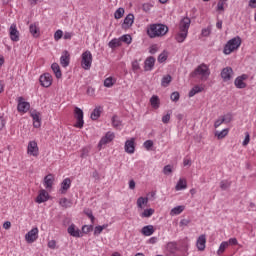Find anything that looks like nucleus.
<instances>
[{"instance_id":"obj_12","label":"nucleus","mask_w":256,"mask_h":256,"mask_svg":"<svg viewBox=\"0 0 256 256\" xmlns=\"http://www.w3.org/2000/svg\"><path fill=\"white\" fill-rule=\"evenodd\" d=\"M39 81L42 87H51V85H53V76L49 73L42 74Z\"/></svg>"},{"instance_id":"obj_53","label":"nucleus","mask_w":256,"mask_h":256,"mask_svg":"<svg viewBox=\"0 0 256 256\" xmlns=\"http://www.w3.org/2000/svg\"><path fill=\"white\" fill-rule=\"evenodd\" d=\"M63 38V30L58 29L55 33H54V39L56 41H59Z\"/></svg>"},{"instance_id":"obj_41","label":"nucleus","mask_w":256,"mask_h":256,"mask_svg":"<svg viewBox=\"0 0 256 256\" xmlns=\"http://www.w3.org/2000/svg\"><path fill=\"white\" fill-rule=\"evenodd\" d=\"M171 81H173V78L171 77V75L163 76V78L161 80V86L169 87V84L171 83Z\"/></svg>"},{"instance_id":"obj_6","label":"nucleus","mask_w":256,"mask_h":256,"mask_svg":"<svg viewBox=\"0 0 256 256\" xmlns=\"http://www.w3.org/2000/svg\"><path fill=\"white\" fill-rule=\"evenodd\" d=\"M16 101L18 113H27L31 109V104L25 101L23 96L18 97Z\"/></svg>"},{"instance_id":"obj_18","label":"nucleus","mask_w":256,"mask_h":256,"mask_svg":"<svg viewBox=\"0 0 256 256\" xmlns=\"http://www.w3.org/2000/svg\"><path fill=\"white\" fill-rule=\"evenodd\" d=\"M67 231L71 237H76V238L83 237V232H81V230L77 228L75 224H71L68 227Z\"/></svg>"},{"instance_id":"obj_47","label":"nucleus","mask_w":256,"mask_h":256,"mask_svg":"<svg viewBox=\"0 0 256 256\" xmlns=\"http://www.w3.org/2000/svg\"><path fill=\"white\" fill-rule=\"evenodd\" d=\"M84 215L90 218L92 225L95 223V216H93V211L89 208L84 209Z\"/></svg>"},{"instance_id":"obj_63","label":"nucleus","mask_w":256,"mask_h":256,"mask_svg":"<svg viewBox=\"0 0 256 256\" xmlns=\"http://www.w3.org/2000/svg\"><path fill=\"white\" fill-rule=\"evenodd\" d=\"M65 40H69L73 37V32H66L64 33V35L62 36Z\"/></svg>"},{"instance_id":"obj_57","label":"nucleus","mask_w":256,"mask_h":256,"mask_svg":"<svg viewBox=\"0 0 256 256\" xmlns=\"http://www.w3.org/2000/svg\"><path fill=\"white\" fill-rule=\"evenodd\" d=\"M251 141V136L249 135V132L245 133V139L242 142V145L246 147V145H249V142Z\"/></svg>"},{"instance_id":"obj_60","label":"nucleus","mask_w":256,"mask_h":256,"mask_svg":"<svg viewBox=\"0 0 256 256\" xmlns=\"http://www.w3.org/2000/svg\"><path fill=\"white\" fill-rule=\"evenodd\" d=\"M226 242L228 243V247H229V245H238L239 244V241H237V238H230Z\"/></svg>"},{"instance_id":"obj_14","label":"nucleus","mask_w":256,"mask_h":256,"mask_svg":"<svg viewBox=\"0 0 256 256\" xmlns=\"http://www.w3.org/2000/svg\"><path fill=\"white\" fill-rule=\"evenodd\" d=\"M115 139V133L109 131L102 137L99 141L98 147H103V145H107V143H111Z\"/></svg>"},{"instance_id":"obj_61","label":"nucleus","mask_w":256,"mask_h":256,"mask_svg":"<svg viewBox=\"0 0 256 256\" xmlns=\"http://www.w3.org/2000/svg\"><path fill=\"white\" fill-rule=\"evenodd\" d=\"M5 125H7V121H5V118L0 117V131H3V129H5Z\"/></svg>"},{"instance_id":"obj_55","label":"nucleus","mask_w":256,"mask_h":256,"mask_svg":"<svg viewBox=\"0 0 256 256\" xmlns=\"http://www.w3.org/2000/svg\"><path fill=\"white\" fill-rule=\"evenodd\" d=\"M143 146L146 148V151H151V147H153V140H146L143 143Z\"/></svg>"},{"instance_id":"obj_7","label":"nucleus","mask_w":256,"mask_h":256,"mask_svg":"<svg viewBox=\"0 0 256 256\" xmlns=\"http://www.w3.org/2000/svg\"><path fill=\"white\" fill-rule=\"evenodd\" d=\"M74 117L76 119L74 127H76V129H83V126L85 125V120H83V111L81 110V108L75 107Z\"/></svg>"},{"instance_id":"obj_46","label":"nucleus","mask_w":256,"mask_h":256,"mask_svg":"<svg viewBox=\"0 0 256 256\" xmlns=\"http://www.w3.org/2000/svg\"><path fill=\"white\" fill-rule=\"evenodd\" d=\"M231 187V182H229L228 180H222L220 182V189H222V191H227V189H229Z\"/></svg>"},{"instance_id":"obj_8","label":"nucleus","mask_w":256,"mask_h":256,"mask_svg":"<svg viewBox=\"0 0 256 256\" xmlns=\"http://www.w3.org/2000/svg\"><path fill=\"white\" fill-rule=\"evenodd\" d=\"M27 154L30 157H39V146L36 141L32 140L28 143Z\"/></svg>"},{"instance_id":"obj_54","label":"nucleus","mask_w":256,"mask_h":256,"mask_svg":"<svg viewBox=\"0 0 256 256\" xmlns=\"http://www.w3.org/2000/svg\"><path fill=\"white\" fill-rule=\"evenodd\" d=\"M181 95L179 94V92H173L171 95H170V99L171 101H174V103H177V101H179Z\"/></svg>"},{"instance_id":"obj_38","label":"nucleus","mask_w":256,"mask_h":256,"mask_svg":"<svg viewBox=\"0 0 256 256\" xmlns=\"http://www.w3.org/2000/svg\"><path fill=\"white\" fill-rule=\"evenodd\" d=\"M201 91H203V87L196 85L189 91L188 97H195V95H197V93H201Z\"/></svg>"},{"instance_id":"obj_10","label":"nucleus","mask_w":256,"mask_h":256,"mask_svg":"<svg viewBox=\"0 0 256 256\" xmlns=\"http://www.w3.org/2000/svg\"><path fill=\"white\" fill-rule=\"evenodd\" d=\"M39 237V228H32L28 233L25 234V240L27 243H35Z\"/></svg>"},{"instance_id":"obj_20","label":"nucleus","mask_w":256,"mask_h":256,"mask_svg":"<svg viewBox=\"0 0 256 256\" xmlns=\"http://www.w3.org/2000/svg\"><path fill=\"white\" fill-rule=\"evenodd\" d=\"M69 189H71V178H65L61 184H60V193L61 195H65V193H67V191H69Z\"/></svg>"},{"instance_id":"obj_9","label":"nucleus","mask_w":256,"mask_h":256,"mask_svg":"<svg viewBox=\"0 0 256 256\" xmlns=\"http://www.w3.org/2000/svg\"><path fill=\"white\" fill-rule=\"evenodd\" d=\"M233 75H234L233 68H231L229 66L223 68L220 73V77H221L222 81H224V83L231 81V79H233Z\"/></svg>"},{"instance_id":"obj_51","label":"nucleus","mask_w":256,"mask_h":256,"mask_svg":"<svg viewBox=\"0 0 256 256\" xmlns=\"http://www.w3.org/2000/svg\"><path fill=\"white\" fill-rule=\"evenodd\" d=\"M163 173L164 175H171L173 173V166L171 165L164 166Z\"/></svg>"},{"instance_id":"obj_23","label":"nucleus","mask_w":256,"mask_h":256,"mask_svg":"<svg viewBox=\"0 0 256 256\" xmlns=\"http://www.w3.org/2000/svg\"><path fill=\"white\" fill-rule=\"evenodd\" d=\"M154 67H155V58L153 56H150L144 62V71H153Z\"/></svg>"},{"instance_id":"obj_49","label":"nucleus","mask_w":256,"mask_h":256,"mask_svg":"<svg viewBox=\"0 0 256 256\" xmlns=\"http://www.w3.org/2000/svg\"><path fill=\"white\" fill-rule=\"evenodd\" d=\"M151 9H153V4L150 2H146L142 4V10L144 11V13H149V11H151Z\"/></svg>"},{"instance_id":"obj_16","label":"nucleus","mask_w":256,"mask_h":256,"mask_svg":"<svg viewBox=\"0 0 256 256\" xmlns=\"http://www.w3.org/2000/svg\"><path fill=\"white\" fill-rule=\"evenodd\" d=\"M30 117L33 119V127L39 129V127H41V113L34 110L30 113Z\"/></svg>"},{"instance_id":"obj_21","label":"nucleus","mask_w":256,"mask_h":256,"mask_svg":"<svg viewBox=\"0 0 256 256\" xmlns=\"http://www.w3.org/2000/svg\"><path fill=\"white\" fill-rule=\"evenodd\" d=\"M49 199V192L45 189L39 191L38 196L36 197V203H46Z\"/></svg>"},{"instance_id":"obj_42","label":"nucleus","mask_w":256,"mask_h":256,"mask_svg":"<svg viewBox=\"0 0 256 256\" xmlns=\"http://www.w3.org/2000/svg\"><path fill=\"white\" fill-rule=\"evenodd\" d=\"M168 58H169V52L167 50H164L158 56V63H165V61H167Z\"/></svg>"},{"instance_id":"obj_40","label":"nucleus","mask_w":256,"mask_h":256,"mask_svg":"<svg viewBox=\"0 0 256 256\" xmlns=\"http://www.w3.org/2000/svg\"><path fill=\"white\" fill-rule=\"evenodd\" d=\"M227 135H229V128H225L222 131L215 132V137H217V139H225Z\"/></svg>"},{"instance_id":"obj_31","label":"nucleus","mask_w":256,"mask_h":256,"mask_svg":"<svg viewBox=\"0 0 256 256\" xmlns=\"http://www.w3.org/2000/svg\"><path fill=\"white\" fill-rule=\"evenodd\" d=\"M51 69H52L53 73L55 74V77L57 79H61L63 74L61 73V67H59V64L53 63L51 65Z\"/></svg>"},{"instance_id":"obj_50","label":"nucleus","mask_w":256,"mask_h":256,"mask_svg":"<svg viewBox=\"0 0 256 256\" xmlns=\"http://www.w3.org/2000/svg\"><path fill=\"white\" fill-rule=\"evenodd\" d=\"M211 31H212L211 26L203 28L201 31V37H209V35H211Z\"/></svg>"},{"instance_id":"obj_48","label":"nucleus","mask_w":256,"mask_h":256,"mask_svg":"<svg viewBox=\"0 0 256 256\" xmlns=\"http://www.w3.org/2000/svg\"><path fill=\"white\" fill-rule=\"evenodd\" d=\"M222 121H224L225 124L231 123V121H233V114L228 113L225 115H222Z\"/></svg>"},{"instance_id":"obj_22","label":"nucleus","mask_w":256,"mask_h":256,"mask_svg":"<svg viewBox=\"0 0 256 256\" xmlns=\"http://www.w3.org/2000/svg\"><path fill=\"white\" fill-rule=\"evenodd\" d=\"M133 23H135V16L130 13L124 18L122 27L123 29H129V27H132Z\"/></svg>"},{"instance_id":"obj_4","label":"nucleus","mask_w":256,"mask_h":256,"mask_svg":"<svg viewBox=\"0 0 256 256\" xmlns=\"http://www.w3.org/2000/svg\"><path fill=\"white\" fill-rule=\"evenodd\" d=\"M211 75V69L207 64H200L193 72L192 77H199L201 81H207Z\"/></svg>"},{"instance_id":"obj_3","label":"nucleus","mask_w":256,"mask_h":256,"mask_svg":"<svg viewBox=\"0 0 256 256\" xmlns=\"http://www.w3.org/2000/svg\"><path fill=\"white\" fill-rule=\"evenodd\" d=\"M241 47V37L236 36L230 39L224 46L223 53L224 55H231L234 51H237Z\"/></svg>"},{"instance_id":"obj_24","label":"nucleus","mask_w":256,"mask_h":256,"mask_svg":"<svg viewBox=\"0 0 256 256\" xmlns=\"http://www.w3.org/2000/svg\"><path fill=\"white\" fill-rule=\"evenodd\" d=\"M70 55L69 52L67 50H65L61 57H60V64L62 67H69V63H70Z\"/></svg>"},{"instance_id":"obj_52","label":"nucleus","mask_w":256,"mask_h":256,"mask_svg":"<svg viewBox=\"0 0 256 256\" xmlns=\"http://www.w3.org/2000/svg\"><path fill=\"white\" fill-rule=\"evenodd\" d=\"M169 121H171V111H168L167 114H165L162 117V123H164L165 125H167V123H169Z\"/></svg>"},{"instance_id":"obj_35","label":"nucleus","mask_w":256,"mask_h":256,"mask_svg":"<svg viewBox=\"0 0 256 256\" xmlns=\"http://www.w3.org/2000/svg\"><path fill=\"white\" fill-rule=\"evenodd\" d=\"M108 47H110V49H116V47H121V38H113L108 43Z\"/></svg>"},{"instance_id":"obj_27","label":"nucleus","mask_w":256,"mask_h":256,"mask_svg":"<svg viewBox=\"0 0 256 256\" xmlns=\"http://www.w3.org/2000/svg\"><path fill=\"white\" fill-rule=\"evenodd\" d=\"M150 105L152 109H159V107H161V100L159 99V96L153 95L150 98Z\"/></svg>"},{"instance_id":"obj_45","label":"nucleus","mask_w":256,"mask_h":256,"mask_svg":"<svg viewBox=\"0 0 256 256\" xmlns=\"http://www.w3.org/2000/svg\"><path fill=\"white\" fill-rule=\"evenodd\" d=\"M107 227H109L108 224H104L102 226H96L94 228V235H101V233H103V229H107Z\"/></svg>"},{"instance_id":"obj_17","label":"nucleus","mask_w":256,"mask_h":256,"mask_svg":"<svg viewBox=\"0 0 256 256\" xmlns=\"http://www.w3.org/2000/svg\"><path fill=\"white\" fill-rule=\"evenodd\" d=\"M196 247L198 251H205V247H207V236H205V234H202L198 237L196 241Z\"/></svg>"},{"instance_id":"obj_11","label":"nucleus","mask_w":256,"mask_h":256,"mask_svg":"<svg viewBox=\"0 0 256 256\" xmlns=\"http://www.w3.org/2000/svg\"><path fill=\"white\" fill-rule=\"evenodd\" d=\"M249 79V75L247 74H242L238 77H236V79L234 80V85L237 89H245V87H247V83L245 81H247Z\"/></svg>"},{"instance_id":"obj_28","label":"nucleus","mask_w":256,"mask_h":256,"mask_svg":"<svg viewBox=\"0 0 256 256\" xmlns=\"http://www.w3.org/2000/svg\"><path fill=\"white\" fill-rule=\"evenodd\" d=\"M187 189V180L185 178H180L175 186L176 191H183Z\"/></svg>"},{"instance_id":"obj_5","label":"nucleus","mask_w":256,"mask_h":256,"mask_svg":"<svg viewBox=\"0 0 256 256\" xmlns=\"http://www.w3.org/2000/svg\"><path fill=\"white\" fill-rule=\"evenodd\" d=\"M91 65H93V54H91V51L86 50L81 55V67L85 71H89Z\"/></svg>"},{"instance_id":"obj_29","label":"nucleus","mask_w":256,"mask_h":256,"mask_svg":"<svg viewBox=\"0 0 256 256\" xmlns=\"http://www.w3.org/2000/svg\"><path fill=\"white\" fill-rule=\"evenodd\" d=\"M184 211H185V206L179 205L171 209L170 215L171 217H175L176 215H181V213Z\"/></svg>"},{"instance_id":"obj_30","label":"nucleus","mask_w":256,"mask_h":256,"mask_svg":"<svg viewBox=\"0 0 256 256\" xmlns=\"http://www.w3.org/2000/svg\"><path fill=\"white\" fill-rule=\"evenodd\" d=\"M147 203H149V198L147 197H139L136 201L138 209H144Z\"/></svg>"},{"instance_id":"obj_36","label":"nucleus","mask_w":256,"mask_h":256,"mask_svg":"<svg viewBox=\"0 0 256 256\" xmlns=\"http://www.w3.org/2000/svg\"><path fill=\"white\" fill-rule=\"evenodd\" d=\"M228 247H229V242H227V241L221 242V244L217 250V255H219V256L223 255Z\"/></svg>"},{"instance_id":"obj_33","label":"nucleus","mask_w":256,"mask_h":256,"mask_svg":"<svg viewBox=\"0 0 256 256\" xmlns=\"http://www.w3.org/2000/svg\"><path fill=\"white\" fill-rule=\"evenodd\" d=\"M112 127L115 129H121L123 127V121L116 115L112 117Z\"/></svg>"},{"instance_id":"obj_15","label":"nucleus","mask_w":256,"mask_h":256,"mask_svg":"<svg viewBox=\"0 0 256 256\" xmlns=\"http://www.w3.org/2000/svg\"><path fill=\"white\" fill-rule=\"evenodd\" d=\"M124 150L129 155H133V153H135V138L126 140L125 145H124Z\"/></svg>"},{"instance_id":"obj_19","label":"nucleus","mask_w":256,"mask_h":256,"mask_svg":"<svg viewBox=\"0 0 256 256\" xmlns=\"http://www.w3.org/2000/svg\"><path fill=\"white\" fill-rule=\"evenodd\" d=\"M53 183H55V177L53 176V174H48L44 177L43 185L48 191H51V189H53Z\"/></svg>"},{"instance_id":"obj_58","label":"nucleus","mask_w":256,"mask_h":256,"mask_svg":"<svg viewBox=\"0 0 256 256\" xmlns=\"http://www.w3.org/2000/svg\"><path fill=\"white\" fill-rule=\"evenodd\" d=\"M223 123H225L223 121L222 116H220L215 122H214V127L215 129H218V127H221V125H223Z\"/></svg>"},{"instance_id":"obj_44","label":"nucleus","mask_w":256,"mask_h":256,"mask_svg":"<svg viewBox=\"0 0 256 256\" xmlns=\"http://www.w3.org/2000/svg\"><path fill=\"white\" fill-rule=\"evenodd\" d=\"M125 15V8L120 7L114 12V19H121Z\"/></svg>"},{"instance_id":"obj_39","label":"nucleus","mask_w":256,"mask_h":256,"mask_svg":"<svg viewBox=\"0 0 256 256\" xmlns=\"http://www.w3.org/2000/svg\"><path fill=\"white\" fill-rule=\"evenodd\" d=\"M92 121H97V119H99L101 117V107H97L95 108L91 115H90Z\"/></svg>"},{"instance_id":"obj_62","label":"nucleus","mask_w":256,"mask_h":256,"mask_svg":"<svg viewBox=\"0 0 256 256\" xmlns=\"http://www.w3.org/2000/svg\"><path fill=\"white\" fill-rule=\"evenodd\" d=\"M49 249H55L57 247V242L55 240L48 241Z\"/></svg>"},{"instance_id":"obj_2","label":"nucleus","mask_w":256,"mask_h":256,"mask_svg":"<svg viewBox=\"0 0 256 256\" xmlns=\"http://www.w3.org/2000/svg\"><path fill=\"white\" fill-rule=\"evenodd\" d=\"M169 33V27L165 24L156 23L150 24L147 27V35L150 39H157V37H165Z\"/></svg>"},{"instance_id":"obj_43","label":"nucleus","mask_w":256,"mask_h":256,"mask_svg":"<svg viewBox=\"0 0 256 256\" xmlns=\"http://www.w3.org/2000/svg\"><path fill=\"white\" fill-rule=\"evenodd\" d=\"M132 41H133V38L129 34H124L120 37L121 43H126L127 45H131Z\"/></svg>"},{"instance_id":"obj_32","label":"nucleus","mask_w":256,"mask_h":256,"mask_svg":"<svg viewBox=\"0 0 256 256\" xmlns=\"http://www.w3.org/2000/svg\"><path fill=\"white\" fill-rule=\"evenodd\" d=\"M117 83V78L113 76H109L104 80V87H107L108 89L113 87Z\"/></svg>"},{"instance_id":"obj_37","label":"nucleus","mask_w":256,"mask_h":256,"mask_svg":"<svg viewBox=\"0 0 256 256\" xmlns=\"http://www.w3.org/2000/svg\"><path fill=\"white\" fill-rule=\"evenodd\" d=\"M59 205L61 207H64V209H67L69 207H72L73 205V202L67 198H61L60 201H59Z\"/></svg>"},{"instance_id":"obj_64","label":"nucleus","mask_w":256,"mask_h":256,"mask_svg":"<svg viewBox=\"0 0 256 256\" xmlns=\"http://www.w3.org/2000/svg\"><path fill=\"white\" fill-rule=\"evenodd\" d=\"M248 5L251 9H256V0H250Z\"/></svg>"},{"instance_id":"obj_26","label":"nucleus","mask_w":256,"mask_h":256,"mask_svg":"<svg viewBox=\"0 0 256 256\" xmlns=\"http://www.w3.org/2000/svg\"><path fill=\"white\" fill-rule=\"evenodd\" d=\"M29 32L31 33V35L33 37H35V38L39 37V35H40L39 24H37V23L30 24Z\"/></svg>"},{"instance_id":"obj_59","label":"nucleus","mask_w":256,"mask_h":256,"mask_svg":"<svg viewBox=\"0 0 256 256\" xmlns=\"http://www.w3.org/2000/svg\"><path fill=\"white\" fill-rule=\"evenodd\" d=\"M89 151H91V148L89 147L82 148L80 157H87V155H89Z\"/></svg>"},{"instance_id":"obj_56","label":"nucleus","mask_w":256,"mask_h":256,"mask_svg":"<svg viewBox=\"0 0 256 256\" xmlns=\"http://www.w3.org/2000/svg\"><path fill=\"white\" fill-rule=\"evenodd\" d=\"M139 69H141V66L139 65V61L134 60L132 62V70L134 71V73H137V71H139Z\"/></svg>"},{"instance_id":"obj_25","label":"nucleus","mask_w":256,"mask_h":256,"mask_svg":"<svg viewBox=\"0 0 256 256\" xmlns=\"http://www.w3.org/2000/svg\"><path fill=\"white\" fill-rule=\"evenodd\" d=\"M141 233H142V235H144V237H151V235H153V233H155V227H153V225L144 226L141 229Z\"/></svg>"},{"instance_id":"obj_13","label":"nucleus","mask_w":256,"mask_h":256,"mask_svg":"<svg viewBox=\"0 0 256 256\" xmlns=\"http://www.w3.org/2000/svg\"><path fill=\"white\" fill-rule=\"evenodd\" d=\"M19 30H17V24H11L9 28V36L11 41L17 43L19 41Z\"/></svg>"},{"instance_id":"obj_34","label":"nucleus","mask_w":256,"mask_h":256,"mask_svg":"<svg viewBox=\"0 0 256 256\" xmlns=\"http://www.w3.org/2000/svg\"><path fill=\"white\" fill-rule=\"evenodd\" d=\"M154 213L155 209L147 208L142 213H140V217H142V219H149V217H151Z\"/></svg>"},{"instance_id":"obj_1","label":"nucleus","mask_w":256,"mask_h":256,"mask_svg":"<svg viewBox=\"0 0 256 256\" xmlns=\"http://www.w3.org/2000/svg\"><path fill=\"white\" fill-rule=\"evenodd\" d=\"M191 27V18L184 17L180 20L178 25V32L175 36L177 43H184L189 35V28Z\"/></svg>"}]
</instances>
